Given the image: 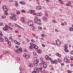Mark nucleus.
Masks as SVG:
<instances>
[{
  "instance_id": "nucleus-53",
  "label": "nucleus",
  "mask_w": 73,
  "mask_h": 73,
  "mask_svg": "<svg viewBox=\"0 0 73 73\" xmlns=\"http://www.w3.org/2000/svg\"><path fill=\"white\" fill-rule=\"evenodd\" d=\"M14 42L15 44H17V40H15L14 41Z\"/></svg>"
},
{
  "instance_id": "nucleus-1",
  "label": "nucleus",
  "mask_w": 73,
  "mask_h": 73,
  "mask_svg": "<svg viewBox=\"0 0 73 73\" xmlns=\"http://www.w3.org/2000/svg\"><path fill=\"white\" fill-rule=\"evenodd\" d=\"M28 24L29 26H30V27H32L34 25L33 22L31 21H29L28 22Z\"/></svg>"
},
{
  "instance_id": "nucleus-24",
  "label": "nucleus",
  "mask_w": 73,
  "mask_h": 73,
  "mask_svg": "<svg viewBox=\"0 0 73 73\" xmlns=\"http://www.w3.org/2000/svg\"><path fill=\"white\" fill-rule=\"evenodd\" d=\"M9 39L10 40H11L12 39V37L11 36H10L9 38Z\"/></svg>"
},
{
  "instance_id": "nucleus-62",
  "label": "nucleus",
  "mask_w": 73,
  "mask_h": 73,
  "mask_svg": "<svg viewBox=\"0 0 73 73\" xmlns=\"http://www.w3.org/2000/svg\"><path fill=\"white\" fill-rule=\"evenodd\" d=\"M43 28L44 30H46V28H45V27H43Z\"/></svg>"
},
{
  "instance_id": "nucleus-4",
  "label": "nucleus",
  "mask_w": 73,
  "mask_h": 73,
  "mask_svg": "<svg viewBox=\"0 0 73 73\" xmlns=\"http://www.w3.org/2000/svg\"><path fill=\"white\" fill-rule=\"evenodd\" d=\"M56 45L58 46H60V45H61V42L58 40H57L56 42Z\"/></svg>"
},
{
  "instance_id": "nucleus-12",
  "label": "nucleus",
  "mask_w": 73,
  "mask_h": 73,
  "mask_svg": "<svg viewBox=\"0 0 73 73\" xmlns=\"http://www.w3.org/2000/svg\"><path fill=\"white\" fill-rule=\"evenodd\" d=\"M45 58H46V60H47L48 61L49 60V56L46 55L45 56Z\"/></svg>"
},
{
  "instance_id": "nucleus-55",
  "label": "nucleus",
  "mask_w": 73,
  "mask_h": 73,
  "mask_svg": "<svg viewBox=\"0 0 73 73\" xmlns=\"http://www.w3.org/2000/svg\"><path fill=\"white\" fill-rule=\"evenodd\" d=\"M51 63H52V64H54V60H52L51 61Z\"/></svg>"
},
{
  "instance_id": "nucleus-31",
  "label": "nucleus",
  "mask_w": 73,
  "mask_h": 73,
  "mask_svg": "<svg viewBox=\"0 0 73 73\" xmlns=\"http://www.w3.org/2000/svg\"><path fill=\"white\" fill-rule=\"evenodd\" d=\"M6 8V6H4L3 7V10Z\"/></svg>"
},
{
  "instance_id": "nucleus-3",
  "label": "nucleus",
  "mask_w": 73,
  "mask_h": 73,
  "mask_svg": "<svg viewBox=\"0 0 73 73\" xmlns=\"http://www.w3.org/2000/svg\"><path fill=\"white\" fill-rule=\"evenodd\" d=\"M38 59H36V61L34 62V64L36 66H38Z\"/></svg>"
},
{
  "instance_id": "nucleus-15",
  "label": "nucleus",
  "mask_w": 73,
  "mask_h": 73,
  "mask_svg": "<svg viewBox=\"0 0 73 73\" xmlns=\"http://www.w3.org/2000/svg\"><path fill=\"white\" fill-rule=\"evenodd\" d=\"M44 16H46V17H49V15L47 13H46L44 14Z\"/></svg>"
},
{
  "instance_id": "nucleus-44",
  "label": "nucleus",
  "mask_w": 73,
  "mask_h": 73,
  "mask_svg": "<svg viewBox=\"0 0 73 73\" xmlns=\"http://www.w3.org/2000/svg\"><path fill=\"white\" fill-rule=\"evenodd\" d=\"M5 41H8V39L7 38H5Z\"/></svg>"
},
{
  "instance_id": "nucleus-8",
  "label": "nucleus",
  "mask_w": 73,
  "mask_h": 73,
  "mask_svg": "<svg viewBox=\"0 0 73 73\" xmlns=\"http://www.w3.org/2000/svg\"><path fill=\"white\" fill-rule=\"evenodd\" d=\"M42 19L43 20H45V21H46V20H47V18L45 16H43L42 17Z\"/></svg>"
},
{
  "instance_id": "nucleus-18",
  "label": "nucleus",
  "mask_w": 73,
  "mask_h": 73,
  "mask_svg": "<svg viewBox=\"0 0 73 73\" xmlns=\"http://www.w3.org/2000/svg\"><path fill=\"white\" fill-rule=\"evenodd\" d=\"M69 30L70 31H73V28L72 27H70L69 28Z\"/></svg>"
},
{
  "instance_id": "nucleus-30",
  "label": "nucleus",
  "mask_w": 73,
  "mask_h": 73,
  "mask_svg": "<svg viewBox=\"0 0 73 73\" xmlns=\"http://www.w3.org/2000/svg\"><path fill=\"white\" fill-rule=\"evenodd\" d=\"M5 16H2V18L3 19H5Z\"/></svg>"
},
{
  "instance_id": "nucleus-63",
  "label": "nucleus",
  "mask_w": 73,
  "mask_h": 73,
  "mask_svg": "<svg viewBox=\"0 0 73 73\" xmlns=\"http://www.w3.org/2000/svg\"><path fill=\"white\" fill-rule=\"evenodd\" d=\"M36 72L35 71V70L32 72V73H36Z\"/></svg>"
},
{
  "instance_id": "nucleus-34",
  "label": "nucleus",
  "mask_w": 73,
  "mask_h": 73,
  "mask_svg": "<svg viewBox=\"0 0 73 73\" xmlns=\"http://www.w3.org/2000/svg\"><path fill=\"white\" fill-rule=\"evenodd\" d=\"M41 36L42 37H45V35L44 34H43L41 35Z\"/></svg>"
},
{
  "instance_id": "nucleus-46",
  "label": "nucleus",
  "mask_w": 73,
  "mask_h": 73,
  "mask_svg": "<svg viewBox=\"0 0 73 73\" xmlns=\"http://www.w3.org/2000/svg\"><path fill=\"white\" fill-rule=\"evenodd\" d=\"M9 29H10V30H11V31H12V30H13V29L9 27Z\"/></svg>"
},
{
  "instance_id": "nucleus-23",
  "label": "nucleus",
  "mask_w": 73,
  "mask_h": 73,
  "mask_svg": "<svg viewBox=\"0 0 73 73\" xmlns=\"http://www.w3.org/2000/svg\"><path fill=\"white\" fill-rule=\"evenodd\" d=\"M35 49H38V46H37L35 45L33 47Z\"/></svg>"
},
{
  "instance_id": "nucleus-42",
  "label": "nucleus",
  "mask_w": 73,
  "mask_h": 73,
  "mask_svg": "<svg viewBox=\"0 0 73 73\" xmlns=\"http://www.w3.org/2000/svg\"><path fill=\"white\" fill-rule=\"evenodd\" d=\"M65 25V23H62L61 24V25H62L63 26H64V25Z\"/></svg>"
},
{
  "instance_id": "nucleus-59",
  "label": "nucleus",
  "mask_w": 73,
  "mask_h": 73,
  "mask_svg": "<svg viewBox=\"0 0 73 73\" xmlns=\"http://www.w3.org/2000/svg\"><path fill=\"white\" fill-rule=\"evenodd\" d=\"M44 61H42V64H43V65H44Z\"/></svg>"
},
{
  "instance_id": "nucleus-22",
  "label": "nucleus",
  "mask_w": 73,
  "mask_h": 73,
  "mask_svg": "<svg viewBox=\"0 0 73 73\" xmlns=\"http://www.w3.org/2000/svg\"><path fill=\"white\" fill-rule=\"evenodd\" d=\"M29 66L30 67H33V65L32 64H30L29 65Z\"/></svg>"
},
{
  "instance_id": "nucleus-25",
  "label": "nucleus",
  "mask_w": 73,
  "mask_h": 73,
  "mask_svg": "<svg viewBox=\"0 0 73 73\" xmlns=\"http://www.w3.org/2000/svg\"><path fill=\"white\" fill-rule=\"evenodd\" d=\"M33 11L32 10H29V13L30 14H32Z\"/></svg>"
},
{
  "instance_id": "nucleus-48",
  "label": "nucleus",
  "mask_w": 73,
  "mask_h": 73,
  "mask_svg": "<svg viewBox=\"0 0 73 73\" xmlns=\"http://www.w3.org/2000/svg\"><path fill=\"white\" fill-rule=\"evenodd\" d=\"M57 54H58V57H61V54H58V53Z\"/></svg>"
},
{
  "instance_id": "nucleus-19",
  "label": "nucleus",
  "mask_w": 73,
  "mask_h": 73,
  "mask_svg": "<svg viewBox=\"0 0 73 73\" xmlns=\"http://www.w3.org/2000/svg\"><path fill=\"white\" fill-rule=\"evenodd\" d=\"M9 31V30H8V28L6 27L5 28V31H6V32H8Z\"/></svg>"
},
{
  "instance_id": "nucleus-7",
  "label": "nucleus",
  "mask_w": 73,
  "mask_h": 73,
  "mask_svg": "<svg viewBox=\"0 0 73 73\" xmlns=\"http://www.w3.org/2000/svg\"><path fill=\"white\" fill-rule=\"evenodd\" d=\"M36 9L40 10L41 9V7L40 6H37L36 7Z\"/></svg>"
},
{
  "instance_id": "nucleus-10",
  "label": "nucleus",
  "mask_w": 73,
  "mask_h": 73,
  "mask_svg": "<svg viewBox=\"0 0 73 73\" xmlns=\"http://www.w3.org/2000/svg\"><path fill=\"white\" fill-rule=\"evenodd\" d=\"M17 50L18 51H20V52H22L23 50L22 49V48L21 47H20V48H18Z\"/></svg>"
},
{
  "instance_id": "nucleus-32",
  "label": "nucleus",
  "mask_w": 73,
  "mask_h": 73,
  "mask_svg": "<svg viewBox=\"0 0 73 73\" xmlns=\"http://www.w3.org/2000/svg\"><path fill=\"white\" fill-rule=\"evenodd\" d=\"M11 16H13V17H16V15L14 14H12Z\"/></svg>"
},
{
  "instance_id": "nucleus-14",
  "label": "nucleus",
  "mask_w": 73,
  "mask_h": 73,
  "mask_svg": "<svg viewBox=\"0 0 73 73\" xmlns=\"http://www.w3.org/2000/svg\"><path fill=\"white\" fill-rule=\"evenodd\" d=\"M43 66L44 68H46L47 67V65L45 64H43Z\"/></svg>"
},
{
  "instance_id": "nucleus-40",
  "label": "nucleus",
  "mask_w": 73,
  "mask_h": 73,
  "mask_svg": "<svg viewBox=\"0 0 73 73\" xmlns=\"http://www.w3.org/2000/svg\"><path fill=\"white\" fill-rule=\"evenodd\" d=\"M70 60H73V56H71L70 57Z\"/></svg>"
},
{
  "instance_id": "nucleus-27",
  "label": "nucleus",
  "mask_w": 73,
  "mask_h": 73,
  "mask_svg": "<svg viewBox=\"0 0 73 73\" xmlns=\"http://www.w3.org/2000/svg\"><path fill=\"white\" fill-rule=\"evenodd\" d=\"M34 21H35L37 22V21H38V19L37 18H35L34 19Z\"/></svg>"
},
{
  "instance_id": "nucleus-11",
  "label": "nucleus",
  "mask_w": 73,
  "mask_h": 73,
  "mask_svg": "<svg viewBox=\"0 0 73 73\" xmlns=\"http://www.w3.org/2000/svg\"><path fill=\"white\" fill-rule=\"evenodd\" d=\"M20 4H22L23 5H25V2H22L21 1H20Z\"/></svg>"
},
{
  "instance_id": "nucleus-41",
  "label": "nucleus",
  "mask_w": 73,
  "mask_h": 73,
  "mask_svg": "<svg viewBox=\"0 0 73 73\" xmlns=\"http://www.w3.org/2000/svg\"><path fill=\"white\" fill-rule=\"evenodd\" d=\"M15 5L16 7H18V6H19V4H18V3L15 4Z\"/></svg>"
},
{
  "instance_id": "nucleus-20",
  "label": "nucleus",
  "mask_w": 73,
  "mask_h": 73,
  "mask_svg": "<svg viewBox=\"0 0 73 73\" xmlns=\"http://www.w3.org/2000/svg\"><path fill=\"white\" fill-rule=\"evenodd\" d=\"M65 49H64V50L65 51V52H69V50H68V49H67V48H65Z\"/></svg>"
},
{
  "instance_id": "nucleus-49",
  "label": "nucleus",
  "mask_w": 73,
  "mask_h": 73,
  "mask_svg": "<svg viewBox=\"0 0 73 73\" xmlns=\"http://www.w3.org/2000/svg\"><path fill=\"white\" fill-rule=\"evenodd\" d=\"M68 4L69 5H71V2L70 1H69L68 2Z\"/></svg>"
},
{
  "instance_id": "nucleus-28",
  "label": "nucleus",
  "mask_w": 73,
  "mask_h": 73,
  "mask_svg": "<svg viewBox=\"0 0 73 73\" xmlns=\"http://www.w3.org/2000/svg\"><path fill=\"white\" fill-rule=\"evenodd\" d=\"M3 11H8V9L6 8L5 9L3 10Z\"/></svg>"
},
{
  "instance_id": "nucleus-45",
  "label": "nucleus",
  "mask_w": 73,
  "mask_h": 73,
  "mask_svg": "<svg viewBox=\"0 0 73 73\" xmlns=\"http://www.w3.org/2000/svg\"><path fill=\"white\" fill-rule=\"evenodd\" d=\"M31 41L32 42H33V43H34V42H35V40H31Z\"/></svg>"
},
{
  "instance_id": "nucleus-47",
  "label": "nucleus",
  "mask_w": 73,
  "mask_h": 73,
  "mask_svg": "<svg viewBox=\"0 0 73 73\" xmlns=\"http://www.w3.org/2000/svg\"><path fill=\"white\" fill-rule=\"evenodd\" d=\"M3 25V24L2 23V22L0 23V25H1V26H2Z\"/></svg>"
},
{
  "instance_id": "nucleus-6",
  "label": "nucleus",
  "mask_w": 73,
  "mask_h": 73,
  "mask_svg": "<svg viewBox=\"0 0 73 73\" xmlns=\"http://www.w3.org/2000/svg\"><path fill=\"white\" fill-rule=\"evenodd\" d=\"M37 52L38 53H39V54H41V53H42V51H41V50L40 49H38L37 50Z\"/></svg>"
},
{
  "instance_id": "nucleus-37",
  "label": "nucleus",
  "mask_w": 73,
  "mask_h": 73,
  "mask_svg": "<svg viewBox=\"0 0 73 73\" xmlns=\"http://www.w3.org/2000/svg\"><path fill=\"white\" fill-rule=\"evenodd\" d=\"M13 20H16V17H13Z\"/></svg>"
},
{
  "instance_id": "nucleus-36",
  "label": "nucleus",
  "mask_w": 73,
  "mask_h": 73,
  "mask_svg": "<svg viewBox=\"0 0 73 73\" xmlns=\"http://www.w3.org/2000/svg\"><path fill=\"white\" fill-rule=\"evenodd\" d=\"M54 63L55 64H57V60L54 61Z\"/></svg>"
},
{
  "instance_id": "nucleus-64",
  "label": "nucleus",
  "mask_w": 73,
  "mask_h": 73,
  "mask_svg": "<svg viewBox=\"0 0 73 73\" xmlns=\"http://www.w3.org/2000/svg\"><path fill=\"white\" fill-rule=\"evenodd\" d=\"M70 53H71V54H73V51H71Z\"/></svg>"
},
{
  "instance_id": "nucleus-60",
  "label": "nucleus",
  "mask_w": 73,
  "mask_h": 73,
  "mask_svg": "<svg viewBox=\"0 0 73 73\" xmlns=\"http://www.w3.org/2000/svg\"><path fill=\"white\" fill-rule=\"evenodd\" d=\"M53 23H56V21H55V20H53L52 21Z\"/></svg>"
},
{
  "instance_id": "nucleus-16",
  "label": "nucleus",
  "mask_w": 73,
  "mask_h": 73,
  "mask_svg": "<svg viewBox=\"0 0 73 73\" xmlns=\"http://www.w3.org/2000/svg\"><path fill=\"white\" fill-rule=\"evenodd\" d=\"M34 70L36 72H37V71L38 70V69L36 67L34 69Z\"/></svg>"
},
{
  "instance_id": "nucleus-39",
  "label": "nucleus",
  "mask_w": 73,
  "mask_h": 73,
  "mask_svg": "<svg viewBox=\"0 0 73 73\" xmlns=\"http://www.w3.org/2000/svg\"><path fill=\"white\" fill-rule=\"evenodd\" d=\"M21 12H22L24 13V12H25V10H24V9H22Z\"/></svg>"
},
{
  "instance_id": "nucleus-58",
  "label": "nucleus",
  "mask_w": 73,
  "mask_h": 73,
  "mask_svg": "<svg viewBox=\"0 0 73 73\" xmlns=\"http://www.w3.org/2000/svg\"><path fill=\"white\" fill-rule=\"evenodd\" d=\"M40 61H42L43 60V59H42V58H40Z\"/></svg>"
},
{
  "instance_id": "nucleus-2",
  "label": "nucleus",
  "mask_w": 73,
  "mask_h": 73,
  "mask_svg": "<svg viewBox=\"0 0 73 73\" xmlns=\"http://www.w3.org/2000/svg\"><path fill=\"white\" fill-rule=\"evenodd\" d=\"M23 56L24 57L26 58V59H29V58L31 57V56L30 55H28L26 54H24Z\"/></svg>"
},
{
  "instance_id": "nucleus-61",
  "label": "nucleus",
  "mask_w": 73,
  "mask_h": 73,
  "mask_svg": "<svg viewBox=\"0 0 73 73\" xmlns=\"http://www.w3.org/2000/svg\"><path fill=\"white\" fill-rule=\"evenodd\" d=\"M15 4H18V2L17 1H15Z\"/></svg>"
},
{
  "instance_id": "nucleus-51",
  "label": "nucleus",
  "mask_w": 73,
  "mask_h": 73,
  "mask_svg": "<svg viewBox=\"0 0 73 73\" xmlns=\"http://www.w3.org/2000/svg\"><path fill=\"white\" fill-rule=\"evenodd\" d=\"M37 16H40V14L39 13H37Z\"/></svg>"
},
{
  "instance_id": "nucleus-21",
  "label": "nucleus",
  "mask_w": 73,
  "mask_h": 73,
  "mask_svg": "<svg viewBox=\"0 0 73 73\" xmlns=\"http://www.w3.org/2000/svg\"><path fill=\"white\" fill-rule=\"evenodd\" d=\"M29 48L30 49H33V47L32 46H29Z\"/></svg>"
},
{
  "instance_id": "nucleus-43",
  "label": "nucleus",
  "mask_w": 73,
  "mask_h": 73,
  "mask_svg": "<svg viewBox=\"0 0 73 73\" xmlns=\"http://www.w3.org/2000/svg\"><path fill=\"white\" fill-rule=\"evenodd\" d=\"M39 70H41L42 69V67H41L40 68H39Z\"/></svg>"
},
{
  "instance_id": "nucleus-33",
  "label": "nucleus",
  "mask_w": 73,
  "mask_h": 73,
  "mask_svg": "<svg viewBox=\"0 0 73 73\" xmlns=\"http://www.w3.org/2000/svg\"><path fill=\"white\" fill-rule=\"evenodd\" d=\"M4 13L5 14H6V16H7V15H8V13L7 12H5Z\"/></svg>"
},
{
  "instance_id": "nucleus-26",
  "label": "nucleus",
  "mask_w": 73,
  "mask_h": 73,
  "mask_svg": "<svg viewBox=\"0 0 73 73\" xmlns=\"http://www.w3.org/2000/svg\"><path fill=\"white\" fill-rule=\"evenodd\" d=\"M38 29H39L40 30H42V28L40 27H38Z\"/></svg>"
},
{
  "instance_id": "nucleus-57",
  "label": "nucleus",
  "mask_w": 73,
  "mask_h": 73,
  "mask_svg": "<svg viewBox=\"0 0 73 73\" xmlns=\"http://www.w3.org/2000/svg\"><path fill=\"white\" fill-rule=\"evenodd\" d=\"M17 15H20V12L18 11L17 13Z\"/></svg>"
},
{
  "instance_id": "nucleus-56",
  "label": "nucleus",
  "mask_w": 73,
  "mask_h": 73,
  "mask_svg": "<svg viewBox=\"0 0 73 73\" xmlns=\"http://www.w3.org/2000/svg\"><path fill=\"white\" fill-rule=\"evenodd\" d=\"M18 36L19 37H21V35H19Z\"/></svg>"
},
{
  "instance_id": "nucleus-52",
  "label": "nucleus",
  "mask_w": 73,
  "mask_h": 73,
  "mask_svg": "<svg viewBox=\"0 0 73 73\" xmlns=\"http://www.w3.org/2000/svg\"><path fill=\"white\" fill-rule=\"evenodd\" d=\"M17 44H18V45H20V42H17Z\"/></svg>"
},
{
  "instance_id": "nucleus-54",
  "label": "nucleus",
  "mask_w": 73,
  "mask_h": 73,
  "mask_svg": "<svg viewBox=\"0 0 73 73\" xmlns=\"http://www.w3.org/2000/svg\"><path fill=\"white\" fill-rule=\"evenodd\" d=\"M38 73H42V71H38Z\"/></svg>"
},
{
  "instance_id": "nucleus-5",
  "label": "nucleus",
  "mask_w": 73,
  "mask_h": 73,
  "mask_svg": "<svg viewBox=\"0 0 73 73\" xmlns=\"http://www.w3.org/2000/svg\"><path fill=\"white\" fill-rule=\"evenodd\" d=\"M21 21L23 23H25V21H24V18L23 17L21 18Z\"/></svg>"
},
{
  "instance_id": "nucleus-38",
  "label": "nucleus",
  "mask_w": 73,
  "mask_h": 73,
  "mask_svg": "<svg viewBox=\"0 0 73 73\" xmlns=\"http://www.w3.org/2000/svg\"><path fill=\"white\" fill-rule=\"evenodd\" d=\"M57 60H58V62H60V61H61V60L59 58H58Z\"/></svg>"
},
{
  "instance_id": "nucleus-9",
  "label": "nucleus",
  "mask_w": 73,
  "mask_h": 73,
  "mask_svg": "<svg viewBox=\"0 0 73 73\" xmlns=\"http://www.w3.org/2000/svg\"><path fill=\"white\" fill-rule=\"evenodd\" d=\"M64 62H68V58L66 57L65 58H64Z\"/></svg>"
},
{
  "instance_id": "nucleus-50",
  "label": "nucleus",
  "mask_w": 73,
  "mask_h": 73,
  "mask_svg": "<svg viewBox=\"0 0 73 73\" xmlns=\"http://www.w3.org/2000/svg\"><path fill=\"white\" fill-rule=\"evenodd\" d=\"M33 54L34 55H35V56H36L37 54H36V53L35 52H34L33 53Z\"/></svg>"
},
{
  "instance_id": "nucleus-17",
  "label": "nucleus",
  "mask_w": 73,
  "mask_h": 73,
  "mask_svg": "<svg viewBox=\"0 0 73 73\" xmlns=\"http://www.w3.org/2000/svg\"><path fill=\"white\" fill-rule=\"evenodd\" d=\"M30 44L31 46H35V44L32 43H31Z\"/></svg>"
},
{
  "instance_id": "nucleus-35",
  "label": "nucleus",
  "mask_w": 73,
  "mask_h": 73,
  "mask_svg": "<svg viewBox=\"0 0 73 73\" xmlns=\"http://www.w3.org/2000/svg\"><path fill=\"white\" fill-rule=\"evenodd\" d=\"M3 40H4V39H3V38H2L0 39V41L1 42H3Z\"/></svg>"
},
{
  "instance_id": "nucleus-13",
  "label": "nucleus",
  "mask_w": 73,
  "mask_h": 73,
  "mask_svg": "<svg viewBox=\"0 0 73 73\" xmlns=\"http://www.w3.org/2000/svg\"><path fill=\"white\" fill-rule=\"evenodd\" d=\"M7 43H8L9 45V46H11V45H12V43H11V42L10 41H8Z\"/></svg>"
},
{
  "instance_id": "nucleus-29",
  "label": "nucleus",
  "mask_w": 73,
  "mask_h": 73,
  "mask_svg": "<svg viewBox=\"0 0 73 73\" xmlns=\"http://www.w3.org/2000/svg\"><path fill=\"white\" fill-rule=\"evenodd\" d=\"M65 48H68V45L67 44L64 45Z\"/></svg>"
}]
</instances>
